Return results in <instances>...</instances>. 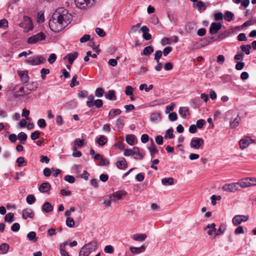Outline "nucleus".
<instances>
[{
    "label": "nucleus",
    "instance_id": "864d4df0",
    "mask_svg": "<svg viewBox=\"0 0 256 256\" xmlns=\"http://www.w3.org/2000/svg\"><path fill=\"white\" fill-rule=\"evenodd\" d=\"M244 54L242 52H238L234 57L236 60H242L244 58Z\"/></svg>",
    "mask_w": 256,
    "mask_h": 256
},
{
    "label": "nucleus",
    "instance_id": "4be33fe9",
    "mask_svg": "<svg viewBox=\"0 0 256 256\" xmlns=\"http://www.w3.org/2000/svg\"><path fill=\"white\" fill-rule=\"evenodd\" d=\"M148 149L150 150L152 157H154L156 153L158 152V150L156 148L154 143L152 140H150V144L148 147Z\"/></svg>",
    "mask_w": 256,
    "mask_h": 256
},
{
    "label": "nucleus",
    "instance_id": "a211bd4d",
    "mask_svg": "<svg viewBox=\"0 0 256 256\" xmlns=\"http://www.w3.org/2000/svg\"><path fill=\"white\" fill-rule=\"evenodd\" d=\"M140 30L143 32L142 38L145 40H148L152 38V35L148 32L150 30L146 26H142Z\"/></svg>",
    "mask_w": 256,
    "mask_h": 256
},
{
    "label": "nucleus",
    "instance_id": "423d86ee",
    "mask_svg": "<svg viewBox=\"0 0 256 256\" xmlns=\"http://www.w3.org/2000/svg\"><path fill=\"white\" fill-rule=\"evenodd\" d=\"M222 189L223 190L228 192H235L240 190L237 182L226 184L223 186Z\"/></svg>",
    "mask_w": 256,
    "mask_h": 256
},
{
    "label": "nucleus",
    "instance_id": "13d9d810",
    "mask_svg": "<svg viewBox=\"0 0 256 256\" xmlns=\"http://www.w3.org/2000/svg\"><path fill=\"white\" fill-rule=\"evenodd\" d=\"M74 145L77 146H78L81 148L84 144V140H80L79 138H76L74 140Z\"/></svg>",
    "mask_w": 256,
    "mask_h": 256
},
{
    "label": "nucleus",
    "instance_id": "6ab92c4d",
    "mask_svg": "<svg viewBox=\"0 0 256 256\" xmlns=\"http://www.w3.org/2000/svg\"><path fill=\"white\" fill-rule=\"evenodd\" d=\"M78 53L76 52H70L66 56L64 59L68 60L70 64H72L74 60L78 58Z\"/></svg>",
    "mask_w": 256,
    "mask_h": 256
},
{
    "label": "nucleus",
    "instance_id": "393cba45",
    "mask_svg": "<svg viewBox=\"0 0 256 256\" xmlns=\"http://www.w3.org/2000/svg\"><path fill=\"white\" fill-rule=\"evenodd\" d=\"M146 235L145 234H137L132 236L134 240L138 242H142L146 240Z\"/></svg>",
    "mask_w": 256,
    "mask_h": 256
},
{
    "label": "nucleus",
    "instance_id": "58836bf2",
    "mask_svg": "<svg viewBox=\"0 0 256 256\" xmlns=\"http://www.w3.org/2000/svg\"><path fill=\"white\" fill-rule=\"evenodd\" d=\"M4 220L10 223H12L14 221V214L12 212L6 214L4 216Z\"/></svg>",
    "mask_w": 256,
    "mask_h": 256
},
{
    "label": "nucleus",
    "instance_id": "7ed1b4c3",
    "mask_svg": "<svg viewBox=\"0 0 256 256\" xmlns=\"http://www.w3.org/2000/svg\"><path fill=\"white\" fill-rule=\"evenodd\" d=\"M19 26L24 29V32H27L33 29V24L31 18L26 16H24L23 22L19 24Z\"/></svg>",
    "mask_w": 256,
    "mask_h": 256
},
{
    "label": "nucleus",
    "instance_id": "aec40b11",
    "mask_svg": "<svg viewBox=\"0 0 256 256\" xmlns=\"http://www.w3.org/2000/svg\"><path fill=\"white\" fill-rule=\"evenodd\" d=\"M116 166L119 169L124 170L128 166V164L126 159L124 158H120V160H118L116 163Z\"/></svg>",
    "mask_w": 256,
    "mask_h": 256
},
{
    "label": "nucleus",
    "instance_id": "4d7b16f0",
    "mask_svg": "<svg viewBox=\"0 0 256 256\" xmlns=\"http://www.w3.org/2000/svg\"><path fill=\"white\" fill-rule=\"evenodd\" d=\"M64 180L70 184H72L75 181V178L74 176L70 175H66L64 177Z\"/></svg>",
    "mask_w": 256,
    "mask_h": 256
},
{
    "label": "nucleus",
    "instance_id": "6e6d98bb",
    "mask_svg": "<svg viewBox=\"0 0 256 256\" xmlns=\"http://www.w3.org/2000/svg\"><path fill=\"white\" fill-rule=\"evenodd\" d=\"M95 94L97 97L100 98L103 96L104 90L102 88H98L96 89Z\"/></svg>",
    "mask_w": 256,
    "mask_h": 256
},
{
    "label": "nucleus",
    "instance_id": "20e7f679",
    "mask_svg": "<svg viewBox=\"0 0 256 256\" xmlns=\"http://www.w3.org/2000/svg\"><path fill=\"white\" fill-rule=\"evenodd\" d=\"M46 59L42 56H33L28 58L26 62L31 65L36 66L44 63Z\"/></svg>",
    "mask_w": 256,
    "mask_h": 256
},
{
    "label": "nucleus",
    "instance_id": "0e129e2a",
    "mask_svg": "<svg viewBox=\"0 0 256 256\" xmlns=\"http://www.w3.org/2000/svg\"><path fill=\"white\" fill-rule=\"evenodd\" d=\"M168 118L172 122L175 121L178 118L177 114L176 112H172V113H170L168 115Z\"/></svg>",
    "mask_w": 256,
    "mask_h": 256
},
{
    "label": "nucleus",
    "instance_id": "de8ad7c7",
    "mask_svg": "<svg viewBox=\"0 0 256 256\" xmlns=\"http://www.w3.org/2000/svg\"><path fill=\"white\" fill-rule=\"evenodd\" d=\"M27 238L30 241H36V233L34 232H31L27 234Z\"/></svg>",
    "mask_w": 256,
    "mask_h": 256
},
{
    "label": "nucleus",
    "instance_id": "79ce46f5",
    "mask_svg": "<svg viewBox=\"0 0 256 256\" xmlns=\"http://www.w3.org/2000/svg\"><path fill=\"white\" fill-rule=\"evenodd\" d=\"M66 223V225L70 228H72L74 225V218L70 216L67 218Z\"/></svg>",
    "mask_w": 256,
    "mask_h": 256
},
{
    "label": "nucleus",
    "instance_id": "f03ea898",
    "mask_svg": "<svg viewBox=\"0 0 256 256\" xmlns=\"http://www.w3.org/2000/svg\"><path fill=\"white\" fill-rule=\"evenodd\" d=\"M97 247L96 242L92 241L82 246L80 252L79 256H88L91 252L96 250Z\"/></svg>",
    "mask_w": 256,
    "mask_h": 256
},
{
    "label": "nucleus",
    "instance_id": "bb28decb",
    "mask_svg": "<svg viewBox=\"0 0 256 256\" xmlns=\"http://www.w3.org/2000/svg\"><path fill=\"white\" fill-rule=\"evenodd\" d=\"M233 30H229L222 32L218 36V38L220 40H223L227 37H228L232 33Z\"/></svg>",
    "mask_w": 256,
    "mask_h": 256
},
{
    "label": "nucleus",
    "instance_id": "9d476101",
    "mask_svg": "<svg viewBox=\"0 0 256 256\" xmlns=\"http://www.w3.org/2000/svg\"><path fill=\"white\" fill-rule=\"evenodd\" d=\"M222 24L220 22H212L210 27L209 32L210 34H215L222 28Z\"/></svg>",
    "mask_w": 256,
    "mask_h": 256
},
{
    "label": "nucleus",
    "instance_id": "a18cd8bd",
    "mask_svg": "<svg viewBox=\"0 0 256 256\" xmlns=\"http://www.w3.org/2000/svg\"><path fill=\"white\" fill-rule=\"evenodd\" d=\"M50 73V70L49 69L42 68L40 70V74H41V78L42 80H44L46 78V74H48Z\"/></svg>",
    "mask_w": 256,
    "mask_h": 256
},
{
    "label": "nucleus",
    "instance_id": "603ef678",
    "mask_svg": "<svg viewBox=\"0 0 256 256\" xmlns=\"http://www.w3.org/2000/svg\"><path fill=\"white\" fill-rule=\"evenodd\" d=\"M162 52L160 50H156L154 54V60L156 62H158L160 58L162 57Z\"/></svg>",
    "mask_w": 256,
    "mask_h": 256
},
{
    "label": "nucleus",
    "instance_id": "1a4fd4ad",
    "mask_svg": "<svg viewBox=\"0 0 256 256\" xmlns=\"http://www.w3.org/2000/svg\"><path fill=\"white\" fill-rule=\"evenodd\" d=\"M248 220V216L236 215L232 218V223L234 226L240 224L242 222H244Z\"/></svg>",
    "mask_w": 256,
    "mask_h": 256
},
{
    "label": "nucleus",
    "instance_id": "69168bd1",
    "mask_svg": "<svg viewBox=\"0 0 256 256\" xmlns=\"http://www.w3.org/2000/svg\"><path fill=\"white\" fill-rule=\"evenodd\" d=\"M38 125L40 128H44L46 126V122L44 119L41 118L38 120Z\"/></svg>",
    "mask_w": 256,
    "mask_h": 256
},
{
    "label": "nucleus",
    "instance_id": "bf43d9fd",
    "mask_svg": "<svg viewBox=\"0 0 256 256\" xmlns=\"http://www.w3.org/2000/svg\"><path fill=\"white\" fill-rule=\"evenodd\" d=\"M40 135V132L38 131H35L32 133L30 138L32 140H34L38 138Z\"/></svg>",
    "mask_w": 256,
    "mask_h": 256
},
{
    "label": "nucleus",
    "instance_id": "e433bc0d",
    "mask_svg": "<svg viewBox=\"0 0 256 256\" xmlns=\"http://www.w3.org/2000/svg\"><path fill=\"white\" fill-rule=\"evenodd\" d=\"M94 96L91 94L88 96V100L86 102V105L88 108H92L94 106Z\"/></svg>",
    "mask_w": 256,
    "mask_h": 256
},
{
    "label": "nucleus",
    "instance_id": "e2e57ef3",
    "mask_svg": "<svg viewBox=\"0 0 256 256\" xmlns=\"http://www.w3.org/2000/svg\"><path fill=\"white\" fill-rule=\"evenodd\" d=\"M96 32L101 37H103L106 35V32L104 31L100 28H96Z\"/></svg>",
    "mask_w": 256,
    "mask_h": 256
},
{
    "label": "nucleus",
    "instance_id": "dca6fc26",
    "mask_svg": "<svg viewBox=\"0 0 256 256\" xmlns=\"http://www.w3.org/2000/svg\"><path fill=\"white\" fill-rule=\"evenodd\" d=\"M237 183L238 185V188L240 190V188H245L252 186L251 182H250L249 178L242 180L238 182H237Z\"/></svg>",
    "mask_w": 256,
    "mask_h": 256
},
{
    "label": "nucleus",
    "instance_id": "9b49d317",
    "mask_svg": "<svg viewBox=\"0 0 256 256\" xmlns=\"http://www.w3.org/2000/svg\"><path fill=\"white\" fill-rule=\"evenodd\" d=\"M254 142V140L250 137H246L240 140L239 142L240 147L241 149L247 148L250 144Z\"/></svg>",
    "mask_w": 256,
    "mask_h": 256
},
{
    "label": "nucleus",
    "instance_id": "3c124183",
    "mask_svg": "<svg viewBox=\"0 0 256 256\" xmlns=\"http://www.w3.org/2000/svg\"><path fill=\"white\" fill-rule=\"evenodd\" d=\"M224 226L223 224H221L218 230L216 228V233H214V236H220L224 232Z\"/></svg>",
    "mask_w": 256,
    "mask_h": 256
},
{
    "label": "nucleus",
    "instance_id": "f3484780",
    "mask_svg": "<svg viewBox=\"0 0 256 256\" xmlns=\"http://www.w3.org/2000/svg\"><path fill=\"white\" fill-rule=\"evenodd\" d=\"M34 215L32 210L30 208L24 209L22 212V217L24 220H26L28 218H33Z\"/></svg>",
    "mask_w": 256,
    "mask_h": 256
},
{
    "label": "nucleus",
    "instance_id": "09e8293b",
    "mask_svg": "<svg viewBox=\"0 0 256 256\" xmlns=\"http://www.w3.org/2000/svg\"><path fill=\"white\" fill-rule=\"evenodd\" d=\"M36 198L34 195L30 194L26 197V200L28 204H32L36 201Z\"/></svg>",
    "mask_w": 256,
    "mask_h": 256
},
{
    "label": "nucleus",
    "instance_id": "052dcab7",
    "mask_svg": "<svg viewBox=\"0 0 256 256\" xmlns=\"http://www.w3.org/2000/svg\"><path fill=\"white\" fill-rule=\"evenodd\" d=\"M133 88L130 86H128L126 88L125 94L127 96H132V94Z\"/></svg>",
    "mask_w": 256,
    "mask_h": 256
},
{
    "label": "nucleus",
    "instance_id": "f257e3e1",
    "mask_svg": "<svg viewBox=\"0 0 256 256\" xmlns=\"http://www.w3.org/2000/svg\"><path fill=\"white\" fill-rule=\"evenodd\" d=\"M72 20V15L67 10L64 8H59L55 10L50 20L49 27L55 32H60Z\"/></svg>",
    "mask_w": 256,
    "mask_h": 256
},
{
    "label": "nucleus",
    "instance_id": "49530a36",
    "mask_svg": "<svg viewBox=\"0 0 256 256\" xmlns=\"http://www.w3.org/2000/svg\"><path fill=\"white\" fill-rule=\"evenodd\" d=\"M37 88V86H35L34 88H27L26 89H24V94H19L20 96H22L24 95H28L31 93L32 91H34Z\"/></svg>",
    "mask_w": 256,
    "mask_h": 256
},
{
    "label": "nucleus",
    "instance_id": "ddd939ff",
    "mask_svg": "<svg viewBox=\"0 0 256 256\" xmlns=\"http://www.w3.org/2000/svg\"><path fill=\"white\" fill-rule=\"evenodd\" d=\"M51 188V185L48 182H44L40 186L38 190L40 192L48 194Z\"/></svg>",
    "mask_w": 256,
    "mask_h": 256
},
{
    "label": "nucleus",
    "instance_id": "4c0bfd02",
    "mask_svg": "<svg viewBox=\"0 0 256 256\" xmlns=\"http://www.w3.org/2000/svg\"><path fill=\"white\" fill-rule=\"evenodd\" d=\"M96 142L100 146H103L107 142V138L104 136H101L96 140Z\"/></svg>",
    "mask_w": 256,
    "mask_h": 256
},
{
    "label": "nucleus",
    "instance_id": "72a5a7b5",
    "mask_svg": "<svg viewBox=\"0 0 256 256\" xmlns=\"http://www.w3.org/2000/svg\"><path fill=\"white\" fill-rule=\"evenodd\" d=\"M240 49L244 54V52L246 54H250V50L252 48V46L250 44L244 45L242 44L240 46Z\"/></svg>",
    "mask_w": 256,
    "mask_h": 256
},
{
    "label": "nucleus",
    "instance_id": "2eb2a0df",
    "mask_svg": "<svg viewBox=\"0 0 256 256\" xmlns=\"http://www.w3.org/2000/svg\"><path fill=\"white\" fill-rule=\"evenodd\" d=\"M18 74L20 78L21 82L24 84L27 83L29 80L28 71L26 70L21 71L18 70Z\"/></svg>",
    "mask_w": 256,
    "mask_h": 256
},
{
    "label": "nucleus",
    "instance_id": "0eeeda50",
    "mask_svg": "<svg viewBox=\"0 0 256 256\" xmlns=\"http://www.w3.org/2000/svg\"><path fill=\"white\" fill-rule=\"evenodd\" d=\"M94 0H75L76 6L81 9H85L90 6Z\"/></svg>",
    "mask_w": 256,
    "mask_h": 256
},
{
    "label": "nucleus",
    "instance_id": "412c9836",
    "mask_svg": "<svg viewBox=\"0 0 256 256\" xmlns=\"http://www.w3.org/2000/svg\"><path fill=\"white\" fill-rule=\"evenodd\" d=\"M134 154L135 155L134 158L135 159L142 160L144 157V154L140 152L139 148L136 146L133 148Z\"/></svg>",
    "mask_w": 256,
    "mask_h": 256
},
{
    "label": "nucleus",
    "instance_id": "338daca9",
    "mask_svg": "<svg viewBox=\"0 0 256 256\" xmlns=\"http://www.w3.org/2000/svg\"><path fill=\"white\" fill-rule=\"evenodd\" d=\"M214 18L216 20H222L223 18V14L221 12H216L214 14Z\"/></svg>",
    "mask_w": 256,
    "mask_h": 256
},
{
    "label": "nucleus",
    "instance_id": "37998d69",
    "mask_svg": "<svg viewBox=\"0 0 256 256\" xmlns=\"http://www.w3.org/2000/svg\"><path fill=\"white\" fill-rule=\"evenodd\" d=\"M16 162L18 164V167L24 166L26 164V162L24 160V158L22 156L18 158L16 160Z\"/></svg>",
    "mask_w": 256,
    "mask_h": 256
},
{
    "label": "nucleus",
    "instance_id": "5701e85b",
    "mask_svg": "<svg viewBox=\"0 0 256 256\" xmlns=\"http://www.w3.org/2000/svg\"><path fill=\"white\" fill-rule=\"evenodd\" d=\"M104 96L106 98L111 100H114L116 98L115 92L112 90H110L108 92H106Z\"/></svg>",
    "mask_w": 256,
    "mask_h": 256
},
{
    "label": "nucleus",
    "instance_id": "774afa93",
    "mask_svg": "<svg viewBox=\"0 0 256 256\" xmlns=\"http://www.w3.org/2000/svg\"><path fill=\"white\" fill-rule=\"evenodd\" d=\"M94 105L96 106V108H99L102 107L103 104V102L102 100L98 99L94 102Z\"/></svg>",
    "mask_w": 256,
    "mask_h": 256
},
{
    "label": "nucleus",
    "instance_id": "a19ab883",
    "mask_svg": "<svg viewBox=\"0 0 256 256\" xmlns=\"http://www.w3.org/2000/svg\"><path fill=\"white\" fill-rule=\"evenodd\" d=\"M153 88V85L150 84L148 87V86L146 84H142L140 86V90H144L146 92H148L151 90H152Z\"/></svg>",
    "mask_w": 256,
    "mask_h": 256
},
{
    "label": "nucleus",
    "instance_id": "ea45409f",
    "mask_svg": "<svg viewBox=\"0 0 256 256\" xmlns=\"http://www.w3.org/2000/svg\"><path fill=\"white\" fill-rule=\"evenodd\" d=\"M234 16V14L230 11H226L224 14V19L228 22H230Z\"/></svg>",
    "mask_w": 256,
    "mask_h": 256
},
{
    "label": "nucleus",
    "instance_id": "473e14b6",
    "mask_svg": "<svg viewBox=\"0 0 256 256\" xmlns=\"http://www.w3.org/2000/svg\"><path fill=\"white\" fill-rule=\"evenodd\" d=\"M10 248L9 245L6 243H3L0 246V254H6Z\"/></svg>",
    "mask_w": 256,
    "mask_h": 256
},
{
    "label": "nucleus",
    "instance_id": "c03bdc74",
    "mask_svg": "<svg viewBox=\"0 0 256 256\" xmlns=\"http://www.w3.org/2000/svg\"><path fill=\"white\" fill-rule=\"evenodd\" d=\"M160 112H154L150 115V120L152 121L160 120Z\"/></svg>",
    "mask_w": 256,
    "mask_h": 256
},
{
    "label": "nucleus",
    "instance_id": "cd10ccee",
    "mask_svg": "<svg viewBox=\"0 0 256 256\" xmlns=\"http://www.w3.org/2000/svg\"><path fill=\"white\" fill-rule=\"evenodd\" d=\"M27 138V135L24 132H20L18 136V138L20 140V142L22 144H26Z\"/></svg>",
    "mask_w": 256,
    "mask_h": 256
},
{
    "label": "nucleus",
    "instance_id": "39448f33",
    "mask_svg": "<svg viewBox=\"0 0 256 256\" xmlns=\"http://www.w3.org/2000/svg\"><path fill=\"white\" fill-rule=\"evenodd\" d=\"M46 38V34L42 32H40L28 38L27 42L28 44H32L42 40H44Z\"/></svg>",
    "mask_w": 256,
    "mask_h": 256
},
{
    "label": "nucleus",
    "instance_id": "b1692460",
    "mask_svg": "<svg viewBox=\"0 0 256 256\" xmlns=\"http://www.w3.org/2000/svg\"><path fill=\"white\" fill-rule=\"evenodd\" d=\"M122 111L119 108L112 109L108 113V117L110 119H112L116 115L121 114Z\"/></svg>",
    "mask_w": 256,
    "mask_h": 256
},
{
    "label": "nucleus",
    "instance_id": "5fc2aeb1",
    "mask_svg": "<svg viewBox=\"0 0 256 256\" xmlns=\"http://www.w3.org/2000/svg\"><path fill=\"white\" fill-rule=\"evenodd\" d=\"M104 252L108 254H112L114 252V248L111 245H108L105 246Z\"/></svg>",
    "mask_w": 256,
    "mask_h": 256
},
{
    "label": "nucleus",
    "instance_id": "a878e982",
    "mask_svg": "<svg viewBox=\"0 0 256 256\" xmlns=\"http://www.w3.org/2000/svg\"><path fill=\"white\" fill-rule=\"evenodd\" d=\"M42 209L45 212H50L53 210L54 208L49 202H46L44 204Z\"/></svg>",
    "mask_w": 256,
    "mask_h": 256
},
{
    "label": "nucleus",
    "instance_id": "6e6552de",
    "mask_svg": "<svg viewBox=\"0 0 256 256\" xmlns=\"http://www.w3.org/2000/svg\"><path fill=\"white\" fill-rule=\"evenodd\" d=\"M204 144V141L202 138H193L190 142L191 148L198 149Z\"/></svg>",
    "mask_w": 256,
    "mask_h": 256
},
{
    "label": "nucleus",
    "instance_id": "c756f323",
    "mask_svg": "<svg viewBox=\"0 0 256 256\" xmlns=\"http://www.w3.org/2000/svg\"><path fill=\"white\" fill-rule=\"evenodd\" d=\"M178 112L182 118H185L186 116V114L189 112V108L188 107H180Z\"/></svg>",
    "mask_w": 256,
    "mask_h": 256
},
{
    "label": "nucleus",
    "instance_id": "f704fd0d",
    "mask_svg": "<svg viewBox=\"0 0 256 256\" xmlns=\"http://www.w3.org/2000/svg\"><path fill=\"white\" fill-rule=\"evenodd\" d=\"M240 117L239 115H238L233 121L230 122V127L232 128H234L238 126L240 124Z\"/></svg>",
    "mask_w": 256,
    "mask_h": 256
},
{
    "label": "nucleus",
    "instance_id": "7c9ffc66",
    "mask_svg": "<svg viewBox=\"0 0 256 256\" xmlns=\"http://www.w3.org/2000/svg\"><path fill=\"white\" fill-rule=\"evenodd\" d=\"M162 183L164 186L172 185L174 184V178L172 177L164 178L162 180Z\"/></svg>",
    "mask_w": 256,
    "mask_h": 256
},
{
    "label": "nucleus",
    "instance_id": "c85d7f7f",
    "mask_svg": "<svg viewBox=\"0 0 256 256\" xmlns=\"http://www.w3.org/2000/svg\"><path fill=\"white\" fill-rule=\"evenodd\" d=\"M126 142L128 144H130V146H132L134 144L135 142L136 138L134 134H128L126 136Z\"/></svg>",
    "mask_w": 256,
    "mask_h": 256
},
{
    "label": "nucleus",
    "instance_id": "4468645a",
    "mask_svg": "<svg viewBox=\"0 0 256 256\" xmlns=\"http://www.w3.org/2000/svg\"><path fill=\"white\" fill-rule=\"evenodd\" d=\"M207 230V234L209 236H214V233H216V224L212 223L211 224H208L206 227L204 228V230L206 231Z\"/></svg>",
    "mask_w": 256,
    "mask_h": 256
},
{
    "label": "nucleus",
    "instance_id": "680f3d73",
    "mask_svg": "<svg viewBox=\"0 0 256 256\" xmlns=\"http://www.w3.org/2000/svg\"><path fill=\"white\" fill-rule=\"evenodd\" d=\"M109 164V160L108 159L104 158H101L100 161L98 164V166H107Z\"/></svg>",
    "mask_w": 256,
    "mask_h": 256
},
{
    "label": "nucleus",
    "instance_id": "c9c22d12",
    "mask_svg": "<svg viewBox=\"0 0 256 256\" xmlns=\"http://www.w3.org/2000/svg\"><path fill=\"white\" fill-rule=\"evenodd\" d=\"M116 128H118V130L120 131V130L124 126V122L123 118H118L116 122Z\"/></svg>",
    "mask_w": 256,
    "mask_h": 256
},
{
    "label": "nucleus",
    "instance_id": "8fccbe9b",
    "mask_svg": "<svg viewBox=\"0 0 256 256\" xmlns=\"http://www.w3.org/2000/svg\"><path fill=\"white\" fill-rule=\"evenodd\" d=\"M78 76L76 74H74L71 83L70 84V86L71 88L74 87L76 85L79 84V82L76 81Z\"/></svg>",
    "mask_w": 256,
    "mask_h": 256
},
{
    "label": "nucleus",
    "instance_id": "f8f14e48",
    "mask_svg": "<svg viewBox=\"0 0 256 256\" xmlns=\"http://www.w3.org/2000/svg\"><path fill=\"white\" fill-rule=\"evenodd\" d=\"M126 194V192L124 190H120L114 193L110 196L111 201L115 202L116 200H122Z\"/></svg>",
    "mask_w": 256,
    "mask_h": 256
},
{
    "label": "nucleus",
    "instance_id": "2f4dec72",
    "mask_svg": "<svg viewBox=\"0 0 256 256\" xmlns=\"http://www.w3.org/2000/svg\"><path fill=\"white\" fill-rule=\"evenodd\" d=\"M154 52V48L152 46H148L144 48L142 54L149 56L152 53Z\"/></svg>",
    "mask_w": 256,
    "mask_h": 256
}]
</instances>
